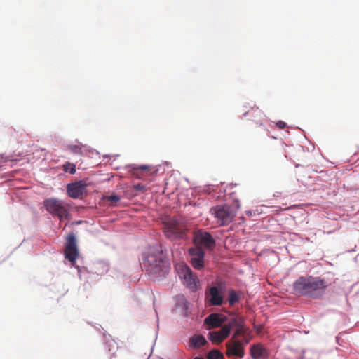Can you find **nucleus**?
Listing matches in <instances>:
<instances>
[{"label":"nucleus","mask_w":359,"mask_h":359,"mask_svg":"<svg viewBox=\"0 0 359 359\" xmlns=\"http://www.w3.org/2000/svg\"><path fill=\"white\" fill-rule=\"evenodd\" d=\"M140 262L142 269L148 273L150 280L153 281H160L165 278L171 269L168 250L163 243L149 246L142 254Z\"/></svg>","instance_id":"obj_1"},{"label":"nucleus","mask_w":359,"mask_h":359,"mask_svg":"<svg viewBox=\"0 0 359 359\" xmlns=\"http://www.w3.org/2000/svg\"><path fill=\"white\" fill-rule=\"evenodd\" d=\"M330 284L331 281L325 277L305 275L293 282L292 289L297 297L320 300L323 299Z\"/></svg>","instance_id":"obj_2"},{"label":"nucleus","mask_w":359,"mask_h":359,"mask_svg":"<svg viewBox=\"0 0 359 359\" xmlns=\"http://www.w3.org/2000/svg\"><path fill=\"white\" fill-rule=\"evenodd\" d=\"M235 192L230 194L233 199L232 204L223 203L211 208L210 213L217 219V222L219 226H224L233 221L236 215L237 210L240 208V201L238 198H233Z\"/></svg>","instance_id":"obj_3"},{"label":"nucleus","mask_w":359,"mask_h":359,"mask_svg":"<svg viewBox=\"0 0 359 359\" xmlns=\"http://www.w3.org/2000/svg\"><path fill=\"white\" fill-rule=\"evenodd\" d=\"M45 210L54 218L64 222L72 218L70 203L55 197L46 198L43 201Z\"/></svg>","instance_id":"obj_4"},{"label":"nucleus","mask_w":359,"mask_h":359,"mask_svg":"<svg viewBox=\"0 0 359 359\" xmlns=\"http://www.w3.org/2000/svg\"><path fill=\"white\" fill-rule=\"evenodd\" d=\"M65 246L67 250L64 254L65 258L70 262L72 267L76 269L79 278L81 280V273L83 271L90 272L87 267H81L76 264V260L79 256V250L76 235L73 231L69 233L66 236Z\"/></svg>","instance_id":"obj_5"},{"label":"nucleus","mask_w":359,"mask_h":359,"mask_svg":"<svg viewBox=\"0 0 359 359\" xmlns=\"http://www.w3.org/2000/svg\"><path fill=\"white\" fill-rule=\"evenodd\" d=\"M175 269L182 285L191 292H196L201 288L199 278L190 266L182 262L175 265Z\"/></svg>","instance_id":"obj_6"},{"label":"nucleus","mask_w":359,"mask_h":359,"mask_svg":"<svg viewBox=\"0 0 359 359\" xmlns=\"http://www.w3.org/2000/svg\"><path fill=\"white\" fill-rule=\"evenodd\" d=\"M189 261L191 266L196 270H202L205 268V252L204 250L198 245L189 248Z\"/></svg>","instance_id":"obj_7"},{"label":"nucleus","mask_w":359,"mask_h":359,"mask_svg":"<svg viewBox=\"0 0 359 359\" xmlns=\"http://www.w3.org/2000/svg\"><path fill=\"white\" fill-rule=\"evenodd\" d=\"M88 187L86 180L71 182L66 187L67 195L73 199L80 198L87 192Z\"/></svg>","instance_id":"obj_8"},{"label":"nucleus","mask_w":359,"mask_h":359,"mask_svg":"<svg viewBox=\"0 0 359 359\" xmlns=\"http://www.w3.org/2000/svg\"><path fill=\"white\" fill-rule=\"evenodd\" d=\"M195 242L205 250H212L216 245V239L210 232L198 229L195 235Z\"/></svg>","instance_id":"obj_9"},{"label":"nucleus","mask_w":359,"mask_h":359,"mask_svg":"<svg viewBox=\"0 0 359 359\" xmlns=\"http://www.w3.org/2000/svg\"><path fill=\"white\" fill-rule=\"evenodd\" d=\"M224 295L215 286H210L205 291V302L209 306H219L224 304Z\"/></svg>","instance_id":"obj_10"},{"label":"nucleus","mask_w":359,"mask_h":359,"mask_svg":"<svg viewBox=\"0 0 359 359\" xmlns=\"http://www.w3.org/2000/svg\"><path fill=\"white\" fill-rule=\"evenodd\" d=\"M173 299L175 304L172 313H174V309H180V314L182 317L186 319L189 318L191 314V304L185 295L183 294H178L175 295Z\"/></svg>","instance_id":"obj_11"},{"label":"nucleus","mask_w":359,"mask_h":359,"mask_svg":"<svg viewBox=\"0 0 359 359\" xmlns=\"http://www.w3.org/2000/svg\"><path fill=\"white\" fill-rule=\"evenodd\" d=\"M102 340L104 345V348L107 353L109 355V359H113L115 356L116 352L118 350V346L116 341L112 338L111 335L106 331L102 333Z\"/></svg>","instance_id":"obj_12"},{"label":"nucleus","mask_w":359,"mask_h":359,"mask_svg":"<svg viewBox=\"0 0 359 359\" xmlns=\"http://www.w3.org/2000/svg\"><path fill=\"white\" fill-rule=\"evenodd\" d=\"M250 352L252 359H268V351L261 344L250 346Z\"/></svg>","instance_id":"obj_13"},{"label":"nucleus","mask_w":359,"mask_h":359,"mask_svg":"<svg viewBox=\"0 0 359 359\" xmlns=\"http://www.w3.org/2000/svg\"><path fill=\"white\" fill-rule=\"evenodd\" d=\"M109 270V262L107 260H98L94 263V271L98 276H102L107 273Z\"/></svg>","instance_id":"obj_14"},{"label":"nucleus","mask_w":359,"mask_h":359,"mask_svg":"<svg viewBox=\"0 0 359 359\" xmlns=\"http://www.w3.org/2000/svg\"><path fill=\"white\" fill-rule=\"evenodd\" d=\"M224 322V318L220 314L214 312L207 316L204 319V324L208 326L217 327L220 323Z\"/></svg>","instance_id":"obj_15"},{"label":"nucleus","mask_w":359,"mask_h":359,"mask_svg":"<svg viewBox=\"0 0 359 359\" xmlns=\"http://www.w3.org/2000/svg\"><path fill=\"white\" fill-rule=\"evenodd\" d=\"M207 344V339L203 335L200 334H194L189 339V346L194 349L198 348L202 346H206Z\"/></svg>","instance_id":"obj_16"},{"label":"nucleus","mask_w":359,"mask_h":359,"mask_svg":"<svg viewBox=\"0 0 359 359\" xmlns=\"http://www.w3.org/2000/svg\"><path fill=\"white\" fill-rule=\"evenodd\" d=\"M227 293L229 294L227 302L231 306L237 304L241 299V290H236L235 289L231 287L228 289Z\"/></svg>","instance_id":"obj_17"},{"label":"nucleus","mask_w":359,"mask_h":359,"mask_svg":"<svg viewBox=\"0 0 359 359\" xmlns=\"http://www.w3.org/2000/svg\"><path fill=\"white\" fill-rule=\"evenodd\" d=\"M151 168V166L146 164L136 165V164H128L126 165V169L131 172L132 175L138 174L139 172L145 171Z\"/></svg>","instance_id":"obj_18"},{"label":"nucleus","mask_w":359,"mask_h":359,"mask_svg":"<svg viewBox=\"0 0 359 359\" xmlns=\"http://www.w3.org/2000/svg\"><path fill=\"white\" fill-rule=\"evenodd\" d=\"M164 234L171 241H179L182 238V234L180 232L171 229L165 230Z\"/></svg>","instance_id":"obj_19"},{"label":"nucleus","mask_w":359,"mask_h":359,"mask_svg":"<svg viewBox=\"0 0 359 359\" xmlns=\"http://www.w3.org/2000/svg\"><path fill=\"white\" fill-rule=\"evenodd\" d=\"M231 332V326L229 325H226L223 326L220 330L217 331V333L219 335V342L224 341L226 338H227Z\"/></svg>","instance_id":"obj_20"},{"label":"nucleus","mask_w":359,"mask_h":359,"mask_svg":"<svg viewBox=\"0 0 359 359\" xmlns=\"http://www.w3.org/2000/svg\"><path fill=\"white\" fill-rule=\"evenodd\" d=\"M251 109L254 111L253 115V119H252L254 122H255L257 124H259L260 126H262L264 130H267V128L266 126H264L262 122H260L259 121L255 119L257 117H261L263 115V113L261 110L259 109L255 105L250 107Z\"/></svg>","instance_id":"obj_21"},{"label":"nucleus","mask_w":359,"mask_h":359,"mask_svg":"<svg viewBox=\"0 0 359 359\" xmlns=\"http://www.w3.org/2000/svg\"><path fill=\"white\" fill-rule=\"evenodd\" d=\"M205 359H225L224 354L217 348H212L208 352Z\"/></svg>","instance_id":"obj_22"},{"label":"nucleus","mask_w":359,"mask_h":359,"mask_svg":"<svg viewBox=\"0 0 359 359\" xmlns=\"http://www.w3.org/2000/svg\"><path fill=\"white\" fill-rule=\"evenodd\" d=\"M146 189V186L142 183H137L133 185V190L132 191V194L130 195H128L127 191H125V195L127 197H134L137 195L136 193L134 192H140L143 191Z\"/></svg>","instance_id":"obj_23"},{"label":"nucleus","mask_w":359,"mask_h":359,"mask_svg":"<svg viewBox=\"0 0 359 359\" xmlns=\"http://www.w3.org/2000/svg\"><path fill=\"white\" fill-rule=\"evenodd\" d=\"M63 170L65 172H68V173H69L71 175H74L76 172V165L74 163H71V162H66L63 165Z\"/></svg>","instance_id":"obj_24"},{"label":"nucleus","mask_w":359,"mask_h":359,"mask_svg":"<svg viewBox=\"0 0 359 359\" xmlns=\"http://www.w3.org/2000/svg\"><path fill=\"white\" fill-rule=\"evenodd\" d=\"M83 147H87L86 145H83L81 143H79L78 145L75 144H69L68 145V149L73 152L74 154H83Z\"/></svg>","instance_id":"obj_25"},{"label":"nucleus","mask_w":359,"mask_h":359,"mask_svg":"<svg viewBox=\"0 0 359 359\" xmlns=\"http://www.w3.org/2000/svg\"><path fill=\"white\" fill-rule=\"evenodd\" d=\"M106 199L108 202L114 203L119 202L121 199V197L115 192H111L106 197Z\"/></svg>","instance_id":"obj_26"},{"label":"nucleus","mask_w":359,"mask_h":359,"mask_svg":"<svg viewBox=\"0 0 359 359\" xmlns=\"http://www.w3.org/2000/svg\"><path fill=\"white\" fill-rule=\"evenodd\" d=\"M207 337L208 339L212 342L219 341V335L217 332H209Z\"/></svg>","instance_id":"obj_27"},{"label":"nucleus","mask_w":359,"mask_h":359,"mask_svg":"<svg viewBox=\"0 0 359 359\" xmlns=\"http://www.w3.org/2000/svg\"><path fill=\"white\" fill-rule=\"evenodd\" d=\"M217 288L219 289V291H220L221 294L222 295L224 294V292H227V287L224 282H220L217 285H215Z\"/></svg>","instance_id":"obj_28"},{"label":"nucleus","mask_w":359,"mask_h":359,"mask_svg":"<svg viewBox=\"0 0 359 359\" xmlns=\"http://www.w3.org/2000/svg\"><path fill=\"white\" fill-rule=\"evenodd\" d=\"M245 212V215L250 217H254V216H258L260 214L259 209H257V208L254 209V210H248Z\"/></svg>","instance_id":"obj_29"},{"label":"nucleus","mask_w":359,"mask_h":359,"mask_svg":"<svg viewBox=\"0 0 359 359\" xmlns=\"http://www.w3.org/2000/svg\"><path fill=\"white\" fill-rule=\"evenodd\" d=\"M89 324L92 325L97 331L100 332L101 330H103L104 332V328L101 325L93 323H89Z\"/></svg>","instance_id":"obj_30"},{"label":"nucleus","mask_w":359,"mask_h":359,"mask_svg":"<svg viewBox=\"0 0 359 359\" xmlns=\"http://www.w3.org/2000/svg\"><path fill=\"white\" fill-rule=\"evenodd\" d=\"M277 127H278L280 129H284L287 126V123L283 121H278L276 123Z\"/></svg>","instance_id":"obj_31"},{"label":"nucleus","mask_w":359,"mask_h":359,"mask_svg":"<svg viewBox=\"0 0 359 359\" xmlns=\"http://www.w3.org/2000/svg\"><path fill=\"white\" fill-rule=\"evenodd\" d=\"M206 187L204 188L203 191H205V192H208V193H210L211 191H214L215 189H214V186L213 185H211V184H208L205 186Z\"/></svg>","instance_id":"obj_32"},{"label":"nucleus","mask_w":359,"mask_h":359,"mask_svg":"<svg viewBox=\"0 0 359 359\" xmlns=\"http://www.w3.org/2000/svg\"><path fill=\"white\" fill-rule=\"evenodd\" d=\"M159 171V168H154L152 170H151L150 174L152 175H156Z\"/></svg>","instance_id":"obj_33"},{"label":"nucleus","mask_w":359,"mask_h":359,"mask_svg":"<svg viewBox=\"0 0 359 359\" xmlns=\"http://www.w3.org/2000/svg\"><path fill=\"white\" fill-rule=\"evenodd\" d=\"M84 221L83 220H81V219H79V220H75V221H73L72 222V224L73 225H80L82 223H83Z\"/></svg>","instance_id":"obj_34"},{"label":"nucleus","mask_w":359,"mask_h":359,"mask_svg":"<svg viewBox=\"0 0 359 359\" xmlns=\"http://www.w3.org/2000/svg\"><path fill=\"white\" fill-rule=\"evenodd\" d=\"M238 349L237 348H235V354L238 356H239L240 358H243L244 356V352L242 351H241V353H236V351H237Z\"/></svg>","instance_id":"obj_35"},{"label":"nucleus","mask_w":359,"mask_h":359,"mask_svg":"<svg viewBox=\"0 0 359 359\" xmlns=\"http://www.w3.org/2000/svg\"><path fill=\"white\" fill-rule=\"evenodd\" d=\"M88 151L90 153L95 152V154H97L98 155L100 154V152L97 150H96L95 149H88Z\"/></svg>","instance_id":"obj_36"},{"label":"nucleus","mask_w":359,"mask_h":359,"mask_svg":"<svg viewBox=\"0 0 359 359\" xmlns=\"http://www.w3.org/2000/svg\"><path fill=\"white\" fill-rule=\"evenodd\" d=\"M103 160H105V159H110L111 156L110 154H104L103 155Z\"/></svg>","instance_id":"obj_37"},{"label":"nucleus","mask_w":359,"mask_h":359,"mask_svg":"<svg viewBox=\"0 0 359 359\" xmlns=\"http://www.w3.org/2000/svg\"><path fill=\"white\" fill-rule=\"evenodd\" d=\"M164 164L167 167V168H169L170 165H171V163L168 162V161H165L164 162Z\"/></svg>","instance_id":"obj_38"},{"label":"nucleus","mask_w":359,"mask_h":359,"mask_svg":"<svg viewBox=\"0 0 359 359\" xmlns=\"http://www.w3.org/2000/svg\"><path fill=\"white\" fill-rule=\"evenodd\" d=\"M249 111H245L243 114V117H247L249 114Z\"/></svg>","instance_id":"obj_39"},{"label":"nucleus","mask_w":359,"mask_h":359,"mask_svg":"<svg viewBox=\"0 0 359 359\" xmlns=\"http://www.w3.org/2000/svg\"><path fill=\"white\" fill-rule=\"evenodd\" d=\"M193 359H205V358L202 356L197 355V356H195Z\"/></svg>","instance_id":"obj_40"},{"label":"nucleus","mask_w":359,"mask_h":359,"mask_svg":"<svg viewBox=\"0 0 359 359\" xmlns=\"http://www.w3.org/2000/svg\"><path fill=\"white\" fill-rule=\"evenodd\" d=\"M314 149H315L314 145H313V144H311V151H313V150H314Z\"/></svg>","instance_id":"obj_41"},{"label":"nucleus","mask_w":359,"mask_h":359,"mask_svg":"<svg viewBox=\"0 0 359 359\" xmlns=\"http://www.w3.org/2000/svg\"><path fill=\"white\" fill-rule=\"evenodd\" d=\"M118 156H119V154H116V155H114V160H116V158H117V157H118Z\"/></svg>","instance_id":"obj_42"},{"label":"nucleus","mask_w":359,"mask_h":359,"mask_svg":"<svg viewBox=\"0 0 359 359\" xmlns=\"http://www.w3.org/2000/svg\"><path fill=\"white\" fill-rule=\"evenodd\" d=\"M338 340H339V337H336V341L339 344Z\"/></svg>","instance_id":"obj_43"},{"label":"nucleus","mask_w":359,"mask_h":359,"mask_svg":"<svg viewBox=\"0 0 359 359\" xmlns=\"http://www.w3.org/2000/svg\"><path fill=\"white\" fill-rule=\"evenodd\" d=\"M307 151H311V147L307 148Z\"/></svg>","instance_id":"obj_44"},{"label":"nucleus","mask_w":359,"mask_h":359,"mask_svg":"<svg viewBox=\"0 0 359 359\" xmlns=\"http://www.w3.org/2000/svg\"><path fill=\"white\" fill-rule=\"evenodd\" d=\"M151 355V353L149 354V355L147 357V359H149V358H150Z\"/></svg>","instance_id":"obj_45"},{"label":"nucleus","mask_w":359,"mask_h":359,"mask_svg":"<svg viewBox=\"0 0 359 359\" xmlns=\"http://www.w3.org/2000/svg\"><path fill=\"white\" fill-rule=\"evenodd\" d=\"M271 137L273 138V139H276V137H274V136H271Z\"/></svg>","instance_id":"obj_46"}]
</instances>
